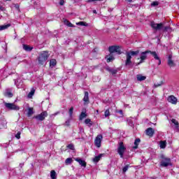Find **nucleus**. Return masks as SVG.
<instances>
[{
    "label": "nucleus",
    "mask_w": 179,
    "mask_h": 179,
    "mask_svg": "<svg viewBox=\"0 0 179 179\" xmlns=\"http://www.w3.org/2000/svg\"><path fill=\"white\" fill-rule=\"evenodd\" d=\"M83 101L85 102V104H89V92H85Z\"/></svg>",
    "instance_id": "a211bd4d"
},
{
    "label": "nucleus",
    "mask_w": 179,
    "mask_h": 179,
    "mask_svg": "<svg viewBox=\"0 0 179 179\" xmlns=\"http://www.w3.org/2000/svg\"><path fill=\"white\" fill-rule=\"evenodd\" d=\"M20 134H21L20 131H18L15 135V138H17V139H20Z\"/></svg>",
    "instance_id": "a19ab883"
},
{
    "label": "nucleus",
    "mask_w": 179,
    "mask_h": 179,
    "mask_svg": "<svg viewBox=\"0 0 179 179\" xmlns=\"http://www.w3.org/2000/svg\"><path fill=\"white\" fill-rule=\"evenodd\" d=\"M164 30H165L166 31H167V30H169V27H164Z\"/></svg>",
    "instance_id": "a18cd8bd"
},
{
    "label": "nucleus",
    "mask_w": 179,
    "mask_h": 179,
    "mask_svg": "<svg viewBox=\"0 0 179 179\" xmlns=\"http://www.w3.org/2000/svg\"><path fill=\"white\" fill-rule=\"evenodd\" d=\"M104 115H105L106 117H110V110L107 109V110L105 111Z\"/></svg>",
    "instance_id": "e433bc0d"
},
{
    "label": "nucleus",
    "mask_w": 179,
    "mask_h": 179,
    "mask_svg": "<svg viewBox=\"0 0 179 179\" xmlns=\"http://www.w3.org/2000/svg\"><path fill=\"white\" fill-rule=\"evenodd\" d=\"M93 13H97V11H96V10H94Z\"/></svg>",
    "instance_id": "de8ad7c7"
},
{
    "label": "nucleus",
    "mask_w": 179,
    "mask_h": 179,
    "mask_svg": "<svg viewBox=\"0 0 179 179\" xmlns=\"http://www.w3.org/2000/svg\"><path fill=\"white\" fill-rule=\"evenodd\" d=\"M85 124H86V125L92 126V120H90V119H85Z\"/></svg>",
    "instance_id": "473e14b6"
},
{
    "label": "nucleus",
    "mask_w": 179,
    "mask_h": 179,
    "mask_svg": "<svg viewBox=\"0 0 179 179\" xmlns=\"http://www.w3.org/2000/svg\"><path fill=\"white\" fill-rule=\"evenodd\" d=\"M162 161L160 162V165L162 167H168L171 164V159L170 158L166 157L164 155H161Z\"/></svg>",
    "instance_id": "7ed1b4c3"
},
{
    "label": "nucleus",
    "mask_w": 179,
    "mask_h": 179,
    "mask_svg": "<svg viewBox=\"0 0 179 179\" xmlns=\"http://www.w3.org/2000/svg\"><path fill=\"white\" fill-rule=\"evenodd\" d=\"M23 49L25 51H31V50H33V47H30L27 45H23Z\"/></svg>",
    "instance_id": "c85d7f7f"
},
{
    "label": "nucleus",
    "mask_w": 179,
    "mask_h": 179,
    "mask_svg": "<svg viewBox=\"0 0 179 179\" xmlns=\"http://www.w3.org/2000/svg\"><path fill=\"white\" fill-rule=\"evenodd\" d=\"M58 114H59V112H57V113H55L54 114H52L51 117H52V116L55 117V115H58Z\"/></svg>",
    "instance_id": "37998d69"
},
{
    "label": "nucleus",
    "mask_w": 179,
    "mask_h": 179,
    "mask_svg": "<svg viewBox=\"0 0 179 179\" xmlns=\"http://www.w3.org/2000/svg\"><path fill=\"white\" fill-rule=\"evenodd\" d=\"M148 54H150V50H147L145 52H142L140 56V62L138 64V65H140V64H143V62H145V60L146 58H148Z\"/></svg>",
    "instance_id": "423d86ee"
},
{
    "label": "nucleus",
    "mask_w": 179,
    "mask_h": 179,
    "mask_svg": "<svg viewBox=\"0 0 179 179\" xmlns=\"http://www.w3.org/2000/svg\"><path fill=\"white\" fill-rule=\"evenodd\" d=\"M127 59L125 62V65L128 66V65H131L132 64V62L131 61L132 57H131L129 55H127L126 53Z\"/></svg>",
    "instance_id": "f3484780"
},
{
    "label": "nucleus",
    "mask_w": 179,
    "mask_h": 179,
    "mask_svg": "<svg viewBox=\"0 0 179 179\" xmlns=\"http://www.w3.org/2000/svg\"><path fill=\"white\" fill-rule=\"evenodd\" d=\"M9 27H10V24L0 25V31H2V30H6V29H9Z\"/></svg>",
    "instance_id": "b1692460"
},
{
    "label": "nucleus",
    "mask_w": 179,
    "mask_h": 179,
    "mask_svg": "<svg viewBox=\"0 0 179 179\" xmlns=\"http://www.w3.org/2000/svg\"><path fill=\"white\" fill-rule=\"evenodd\" d=\"M74 160H76V162H78V163H79L80 165H81L82 167H86V162L85 160H83L80 158H75Z\"/></svg>",
    "instance_id": "4468645a"
},
{
    "label": "nucleus",
    "mask_w": 179,
    "mask_h": 179,
    "mask_svg": "<svg viewBox=\"0 0 179 179\" xmlns=\"http://www.w3.org/2000/svg\"><path fill=\"white\" fill-rule=\"evenodd\" d=\"M4 105L8 110H14L15 111H19V110H20V108L13 103H5Z\"/></svg>",
    "instance_id": "39448f33"
},
{
    "label": "nucleus",
    "mask_w": 179,
    "mask_h": 179,
    "mask_svg": "<svg viewBox=\"0 0 179 179\" xmlns=\"http://www.w3.org/2000/svg\"><path fill=\"white\" fill-rule=\"evenodd\" d=\"M64 3H65V1H64V0H60V1H59V5H61V6H63V5H64Z\"/></svg>",
    "instance_id": "79ce46f5"
},
{
    "label": "nucleus",
    "mask_w": 179,
    "mask_h": 179,
    "mask_svg": "<svg viewBox=\"0 0 179 179\" xmlns=\"http://www.w3.org/2000/svg\"><path fill=\"white\" fill-rule=\"evenodd\" d=\"M119 113H120V114H122V110H120Z\"/></svg>",
    "instance_id": "09e8293b"
},
{
    "label": "nucleus",
    "mask_w": 179,
    "mask_h": 179,
    "mask_svg": "<svg viewBox=\"0 0 179 179\" xmlns=\"http://www.w3.org/2000/svg\"><path fill=\"white\" fill-rule=\"evenodd\" d=\"M145 132L146 135H148V136H153V134H155V130H153L152 127H149L146 129Z\"/></svg>",
    "instance_id": "2eb2a0df"
},
{
    "label": "nucleus",
    "mask_w": 179,
    "mask_h": 179,
    "mask_svg": "<svg viewBox=\"0 0 179 179\" xmlns=\"http://www.w3.org/2000/svg\"><path fill=\"white\" fill-rule=\"evenodd\" d=\"M55 65H57V60H55V59H52L50 62V66L54 68Z\"/></svg>",
    "instance_id": "a878e982"
},
{
    "label": "nucleus",
    "mask_w": 179,
    "mask_h": 179,
    "mask_svg": "<svg viewBox=\"0 0 179 179\" xmlns=\"http://www.w3.org/2000/svg\"><path fill=\"white\" fill-rule=\"evenodd\" d=\"M166 146H167V141H159L160 149H166Z\"/></svg>",
    "instance_id": "aec40b11"
},
{
    "label": "nucleus",
    "mask_w": 179,
    "mask_h": 179,
    "mask_svg": "<svg viewBox=\"0 0 179 179\" xmlns=\"http://www.w3.org/2000/svg\"><path fill=\"white\" fill-rule=\"evenodd\" d=\"M139 143H141V139L136 138L134 141L135 146L133 147V149H138V146L139 145Z\"/></svg>",
    "instance_id": "393cba45"
},
{
    "label": "nucleus",
    "mask_w": 179,
    "mask_h": 179,
    "mask_svg": "<svg viewBox=\"0 0 179 179\" xmlns=\"http://www.w3.org/2000/svg\"><path fill=\"white\" fill-rule=\"evenodd\" d=\"M169 103H171V104H177L178 99L176 96L171 95L168 97Z\"/></svg>",
    "instance_id": "f8f14e48"
},
{
    "label": "nucleus",
    "mask_w": 179,
    "mask_h": 179,
    "mask_svg": "<svg viewBox=\"0 0 179 179\" xmlns=\"http://www.w3.org/2000/svg\"><path fill=\"white\" fill-rule=\"evenodd\" d=\"M146 80V76H142L141 74L137 75V80L139 82H142V80Z\"/></svg>",
    "instance_id": "4be33fe9"
},
{
    "label": "nucleus",
    "mask_w": 179,
    "mask_h": 179,
    "mask_svg": "<svg viewBox=\"0 0 179 179\" xmlns=\"http://www.w3.org/2000/svg\"><path fill=\"white\" fill-rule=\"evenodd\" d=\"M150 54H151V55H152V57L155 58V59L158 61V65H160L162 64V60L160 59V57H159V55H157V53L156 52H152L150 50Z\"/></svg>",
    "instance_id": "9d476101"
},
{
    "label": "nucleus",
    "mask_w": 179,
    "mask_h": 179,
    "mask_svg": "<svg viewBox=\"0 0 179 179\" xmlns=\"http://www.w3.org/2000/svg\"><path fill=\"white\" fill-rule=\"evenodd\" d=\"M4 96H6V97H13V94H12L9 90H6L4 92Z\"/></svg>",
    "instance_id": "5701e85b"
},
{
    "label": "nucleus",
    "mask_w": 179,
    "mask_h": 179,
    "mask_svg": "<svg viewBox=\"0 0 179 179\" xmlns=\"http://www.w3.org/2000/svg\"><path fill=\"white\" fill-rule=\"evenodd\" d=\"M50 177L52 179H57V172L54 170L51 171Z\"/></svg>",
    "instance_id": "bb28decb"
},
{
    "label": "nucleus",
    "mask_w": 179,
    "mask_h": 179,
    "mask_svg": "<svg viewBox=\"0 0 179 179\" xmlns=\"http://www.w3.org/2000/svg\"><path fill=\"white\" fill-rule=\"evenodd\" d=\"M64 24H66L69 27H75V26H73V24L71 23V22H69L68 20H64Z\"/></svg>",
    "instance_id": "cd10ccee"
},
{
    "label": "nucleus",
    "mask_w": 179,
    "mask_h": 179,
    "mask_svg": "<svg viewBox=\"0 0 179 179\" xmlns=\"http://www.w3.org/2000/svg\"><path fill=\"white\" fill-rule=\"evenodd\" d=\"M86 117H87V114L86 113V108H83L82 112L79 115L80 121L83 120L84 118H86Z\"/></svg>",
    "instance_id": "ddd939ff"
},
{
    "label": "nucleus",
    "mask_w": 179,
    "mask_h": 179,
    "mask_svg": "<svg viewBox=\"0 0 179 179\" xmlns=\"http://www.w3.org/2000/svg\"><path fill=\"white\" fill-rule=\"evenodd\" d=\"M108 50L110 54H114V52H116L120 55L121 54V46L112 45L109 47Z\"/></svg>",
    "instance_id": "20e7f679"
},
{
    "label": "nucleus",
    "mask_w": 179,
    "mask_h": 179,
    "mask_svg": "<svg viewBox=\"0 0 179 179\" xmlns=\"http://www.w3.org/2000/svg\"><path fill=\"white\" fill-rule=\"evenodd\" d=\"M32 114H34V111H33V108H29L27 113L28 117H31Z\"/></svg>",
    "instance_id": "c756f323"
},
{
    "label": "nucleus",
    "mask_w": 179,
    "mask_h": 179,
    "mask_svg": "<svg viewBox=\"0 0 179 179\" xmlns=\"http://www.w3.org/2000/svg\"><path fill=\"white\" fill-rule=\"evenodd\" d=\"M173 124L178 127V121H177L176 119H173L172 120Z\"/></svg>",
    "instance_id": "ea45409f"
},
{
    "label": "nucleus",
    "mask_w": 179,
    "mask_h": 179,
    "mask_svg": "<svg viewBox=\"0 0 179 179\" xmlns=\"http://www.w3.org/2000/svg\"><path fill=\"white\" fill-rule=\"evenodd\" d=\"M48 57H49L48 52H46V51L42 52L38 57V63L41 64V65H44L47 59H48Z\"/></svg>",
    "instance_id": "f257e3e1"
},
{
    "label": "nucleus",
    "mask_w": 179,
    "mask_h": 179,
    "mask_svg": "<svg viewBox=\"0 0 179 179\" xmlns=\"http://www.w3.org/2000/svg\"><path fill=\"white\" fill-rule=\"evenodd\" d=\"M128 169H129V165H126L125 166L123 167V169H122L123 174H125V173H127V171H128Z\"/></svg>",
    "instance_id": "72a5a7b5"
},
{
    "label": "nucleus",
    "mask_w": 179,
    "mask_h": 179,
    "mask_svg": "<svg viewBox=\"0 0 179 179\" xmlns=\"http://www.w3.org/2000/svg\"><path fill=\"white\" fill-rule=\"evenodd\" d=\"M106 59L107 62H111L113 61H114L115 58H114V55L113 53H110L109 55H107L106 57Z\"/></svg>",
    "instance_id": "dca6fc26"
},
{
    "label": "nucleus",
    "mask_w": 179,
    "mask_h": 179,
    "mask_svg": "<svg viewBox=\"0 0 179 179\" xmlns=\"http://www.w3.org/2000/svg\"><path fill=\"white\" fill-rule=\"evenodd\" d=\"M168 65L171 68L173 66H176V63H174V61H173V55H169L168 57Z\"/></svg>",
    "instance_id": "9b49d317"
},
{
    "label": "nucleus",
    "mask_w": 179,
    "mask_h": 179,
    "mask_svg": "<svg viewBox=\"0 0 179 179\" xmlns=\"http://www.w3.org/2000/svg\"><path fill=\"white\" fill-rule=\"evenodd\" d=\"M157 86H159V85H155V87H157Z\"/></svg>",
    "instance_id": "8fccbe9b"
},
{
    "label": "nucleus",
    "mask_w": 179,
    "mask_h": 179,
    "mask_svg": "<svg viewBox=\"0 0 179 179\" xmlns=\"http://www.w3.org/2000/svg\"><path fill=\"white\" fill-rule=\"evenodd\" d=\"M101 141H103V136L101 134H99L96 138L94 141V144L96 148H101Z\"/></svg>",
    "instance_id": "0eeeda50"
},
{
    "label": "nucleus",
    "mask_w": 179,
    "mask_h": 179,
    "mask_svg": "<svg viewBox=\"0 0 179 179\" xmlns=\"http://www.w3.org/2000/svg\"><path fill=\"white\" fill-rule=\"evenodd\" d=\"M48 115V113H47L46 111L42 112L41 114L35 116V118L36 120H38L39 121H44L45 120V117Z\"/></svg>",
    "instance_id": "1a4fd4ad"
},
{
    "label": "nucleus",
    "mask_w": 179,
    "mask_h": 179,
    "mask_svg": "<svg viewBox=\"0 0 179 179\" xmlns=\"http://www.w3.org/2000/svg\"><path fill=\"white\" fill-rule=\"evenodd\" d=\"M126 54L127 55H129L130 57L138 55L139 54V50H136V51L131 50L129 52H127Z\"/></svg>",
    "instance_id": "412c9836"
},
{
    "label": "nucleus",
    "mask_w": 179,
    "mask_h": 179,
    "mask_svg": "<svg viewBox=\"0 0 179 179\" xmlns=\"http://www.w3.org/2000/svg\"><path fill=\"white\" fill-rule=\"evenodd\" d=\"M77 26H85L87 27L89 24L85 22H79L76 23Z\"/></svg>",
    "instance_id": "7c9ffc66"
},
{
    "label": "nucleus",
    "mask_w": 179,
    "mask_h": 179,
    "mask_svg": "<svg viewBox=\"0 0 179 179\" xmlns=\"http://www.w3.org/2000/svg\"><path fill=\"white\" fill-rule=\"evenodd\" d=\"M127 2H129V3H131V2H132V0H126Z\"/></svg>",
    "instance_id": "49530a36"
},
{
    "label": "nucleus",
    "mask_w": 179,
    "mask_h": 179,
    "mask_svg": "<svg viewBox=\"0 0 179 179\" xmlns=\"http://www.w3.org/2000/svg\"><path fill=\"white\" fill-rule=\"evenodd\" d=\"M6 1H10V0H6Z\"/></svg>",
    "instance_id": "3c124183"
},
{
    "label": "nucleus",
    "mask_w": 179,
    "mask_h": 179,
    "mask_svg": "<svg viewBox=\"0 0 179 179\" xmlns=\"http://www.w3.org/2000/svg\"><path fill=\"white\" fill-rule=\"evenodd\" d=\"M67 148H69V149H71V150H73L75 149V146L73 145V144L68 145Z\"/></svg>",
    "instance_id": "4c0bfd02"
},
{
    "label": "nucleus",
    "mask_w": 179,
    "mask_h": 179,
    "mask_svg": "<svg viewBox=\"0 0 179 179\" xmlns=\"http://www.w3.org/2000/svg\"><path fill=\"white\" fill-rule=\"evenodd\" d=\"M150 26L154 30H157V31L162 30L163 29V24L162 23L156 24L155 22H152L150 23Z\"/></svg>",
    "instance_id": "6e6552de"
},
{
    "label": "nucleus",
    "mask_w": 179,
    "mask_h": 179,
    "mask_svg": "<svg viewBox=\"0 0 179 179\" xmlns=\"http://www.w3.org/2000/svg\"><path fill=\"white\" fill-rule=\"evenodd\" d=\"M69 113L70 117L72 118V116L73 115V107H71L69 110Z\"/></svg>",
    "instance_id": "c9c22d12"
},
{
    "label": "nucleus",
    "mask_w": 179,
    "mask_h": 179,
    "mask_svg": "<svg viewBox=\"0 0 179 179\" xmlns=\"http://www.w3.org/2000/svg\"><path fill=\"white\" fill-rule=\"evenodd\" d=\"M34 92H36L34 89H32L31 90V92L28 94L29 99H31V97H33V96L34 95Z\"/></svg>",
    "instance_id": "2f4dec72"
},
{
    "label": "nucleus",
    "mask_w": 179,
    "mask_h": 179,
    "mask_svg": "<svg viewBox=\"0 0 179 179\" xmlns=\"http://www.w3.org/2000/svg\"><path fill=\"white\" fill-rule=\"evenodd\" d=\"M96 1H103V0H88L87 2H94Z\"/></svg>",
    "instance_id": "c03bdc74"
},
{
    "label": "nucleus",
    "mask_w": 179,
    "mask_h": 179,
    "mask_svg": "<svg viewBox=\"0 0 179 179\" xmlns=\"http://www.w3.org/2000/svg\"><path fill=\"white\" fill-rule=\"evenodd\" d=\"M72 158H67L66 160H65V163L66 165L68 164H72Z\"/></svg>",
    "instance_id": "f704fd0d"
},
{
    "label": "nucleus",
    "mask_w": 179,
    "mask_h": 179,
    "mask_svg": "<svg viewBox=\"0 0 179 179\" xmlns=\"http://www.w3.org/2000/svg\"><path fill=\"white\" fill-rule=\"evenodd\" d=\"M104 154H100L98 156H96L95 157H94L93 159V162L94 163H99V162H100V159H101V157H103Z\"/></svg>",
    "instance_id": "6ab92c4d"
},
{
    "label": "nucleus",
    "mask_w": 179,
    "mask_h": 179,
    "mask_svg": "<svg viewBox=\"0 0 179 179\" xmlns=\"http://www.w3.org/2000/svg\"><path fill=\"white\" fill-rule=\"evenodd\" d=\"M125 150H127V147H125L124 143L120 142L117 145V153L122 159L124 158V153H125Z\"/></svg>",
    "instance_id": "f03ea898"
},
{
    "label": "nucleus",
    "mask_w": 179,
    "mask_h": 179,
    "mask_svg": "<svg viewBox=\"0 0 179 179\" xmlns=\"http://www.w3.org/2000/svg\"><path fill=\"white\" fill-rule=\"evenodd\" d=\"M159 5V1H153L151 3V6H157Z\"/></svg>",
    "instance_id": "58836bf2"
}]
</instances>
